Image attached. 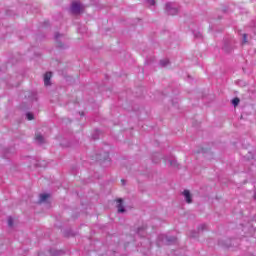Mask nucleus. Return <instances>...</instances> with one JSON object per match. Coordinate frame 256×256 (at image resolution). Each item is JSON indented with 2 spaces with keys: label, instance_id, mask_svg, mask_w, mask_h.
Returning <instances> with one entry per match:
<instances>
[{
  "label": "nucleus",
  "instance_id": "obj_6",
  "mask_svg": "<svg viewBox=\"0 0 256 256\" xmlns=\"http://www.w3.org/2000/svg\"><path fill=\"white\" fill-rule=\"evenodd\" d=\"M36 141H38V143H44V139L43 136L41 134H36L35 136Z\"/></svg>",
  "mask_w": 256,
  "mask_h": 256
},
{
  "label": "nucleus",
  "instance_id": "obj_2",
  "mask_svg": "<svg viewBox=\"0 0 256 256\" xmlns=\"http://www.w3.org/2000/svg\"><path fill=\"white\" fill-rule=\"evenodd\" d=\"M53 77V74L51 72H46L44 75V85L48 87V85H51V78Z\"/></svg>",
  "mask_w": 256,
  "mask_h": 256
},
{
  "label": "nucleus",
  "instance_id": "obj_11",
  "mask_svg": "<svg viewBox=\"0 0 256 256\" xmlns=\"http://www.w3.org/2000/svg\"><path fill=\"white\" fill-rule=\"evenodd\" d=\"M8 225L9 227H13V218L8 219Z\"/></svg>",
  "mask_w": 256,
  "mask_h": 256
},
{
  "label": "nucleus",
  "instance_id": "obj_1",
  "mask_svg": "<svg viewBox=\"0 0 256 256\" xmlns=\"http://www.w3.org/2000/svg\"><path fill=\"white\" fill-rule=\"evenodd\" d=\"M71 11L74 15H79V13H83V11H85V8L81 5V2L75 1L72 3Z\"/></svg>",
  "mask_w": 256,
  "mask_h": 256
},
{
  "label": "nucleus",
  "instance_id": "obj_14",
  "mask_svg": "<svg viewBox=\"0 0 256 256\" xmlns=\"http://www.w3.org/2000/svg\"><path fill=\"white\" fill-rule=\"evenodd\" d=\"M56 39H59V35H56Z\"/></svg>",
  "mask_w": 256,
  "mask_h": 256
},
{
  "label": "nucleus",
  "instance_id": "obj_9",
  "mask_svg": "<svg viewBox=\"0 0 256 256\" xmlns=\"http://www.w3.org/2000/svg\"><path fill=\"white\" fill-rule=\"evenodd\" d=\"M169 15H175L177 14V9H170L168 10Z\"/></svg>",
  "mask_w": 256,
  "mask_h": 256
},
{
  "label": "nucleus",
  "instance_id": "obj_5",
  "mask_svg": "<svg viewBox=\"0 0 256 256\" xmlns=\"http://www.w3.org/2000/svg\"><path fill=\"white\" fill-rule=\"evenodd\" d=\"M50 195L49 194H41L40 195V203H44V201H47L49 199Z\"/></svg>",
  "mask_w": 256,
  "mask_h": 256
},
{
  "label": "nucleus",
  "instance_id": "obj_4",
  "mask_svg": "<svg viewBox=\"0 0 256 256\" xmlns=\"http://www.w3.org/2000/svg\"><path fill=\"white\" fill-rule=\"evenodd\" d=\"M183 195L186 199V203H193V200L191 199V192L189 190H184Z\"/></svg>",
  "mask_w": 256,
  "mask_h": 256
},
{
  "label": "nucleus",
  "instance_id": "obj_7",
  "mask_svg": "<svg viewBox=\"0 0 256 256\" xmlns=\"http://www.w3.org/2000/svg\"><path fill=\"white\" fill-rule=\"evenodd\" d=\"M162 67H165L166 65H169V60L165 59V60H161L160 61Z\"/></svg>",
  "mask_w": 256,
  "mask_h": 256
},
{
  "label": "nucleus",
  "instance_id": "obj_15",
  "mask_svg": "<svg viewBox=\"0 0 256 256\" xmlns=\"http://www.w3.org/2000/svg\"><path fill=\"white\" fill-rule=\"evenodd\" d=\"M170 165H173V162H170Z\"/></svg>",
  "mask_w": 256,
  "mask_h": 256
},
{
  "label": "nucleus",
  "instance_id": "obj_13",
  "mask_svg": "<svg viewBox=\"0 0 256 256\" xmlns=\"http://www.w3.org/2000/svg\"><path fill=\"white\" fill-rule=\"evenodd\" d=\"M243 43H247V34L243 35Z\"/></svg>",
  "mask_w": 256,
  "mask_h": 256
},
{
  "label": "nucleus",
  "instance_id": "obj_3",
  "mask_svg": "<svg viewBox=\"0 0 256 256\" xmlns=\"http://www.w3.org/2000/svg\"><path fill=\"white\" fill-rule=\"evenodd\" d=\"M118 213H125V207L123 206V199L119 198L116 200Z\"/></svg>",
  "mask_w": 256,
  "mask_h": 256
},
{
  "label": "nucleus",
  "instance_id": "obj_12",
  "mask_svg": "<svg viewBox=\"0 0 256 256\" xmlns=\"http://www.w3.org/2000/svg\"><path fill=\"white\" fill-rule=\"evenodd\" d=\"M147 3H148L149 5H155V0H147Z\"/></svg>",
  "mask_w": 256,
  "mask_h": 256
},
{
  "label": "nucleus",
  "instance_id": "obj_8",
  "mask_svg": "<svg viewBox=\"0 0 256 256\" xmlns=\"http://www.w3.org/2000/svg\"><path fill=\"white\" fill-rule=\"evenodd\" d=\"M239 98H234L233 100H232V103H233V105H234V107H237V105H239Z\"/></svg>",
  "mask_w": 256,
  "mask_h": 256
},
{
  "label": "nucleus",
  "instance_id": "obj_10",
  "mask_svg": "<svg viewBox=\"0 0 256 256\" xmlns=\"http://www.w3.org/2000/svg\"><path fill=\"white\" fill-rule=\"evenodd\" d=\"M26 117H27L28 121H33V114L32 113H27Z\"/></svg>",
  "mask_w": 256,
  "mask_h": 256
}]
</instances>
